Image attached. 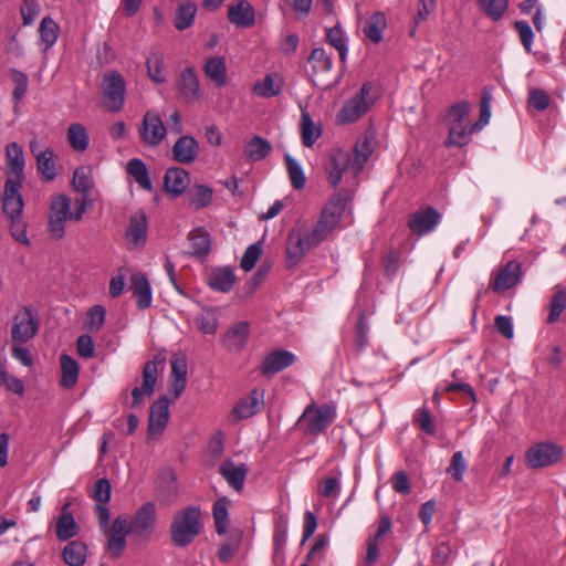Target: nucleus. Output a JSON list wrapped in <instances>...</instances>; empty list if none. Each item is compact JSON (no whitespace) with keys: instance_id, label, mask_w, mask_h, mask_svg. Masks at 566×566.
<instances>
[{"instance_id":"4468645a","label":"nucleus","mask_w":566,"mask_h":566,"mask_svg":"<svg viewBox=\"0 0 566 566\" xmlns=\"http://www.w3.org/2000/svg\"><path fill=\"white\" fill-rule=\"evenodd\" d=\"M177 87L187 104H195L202 97L199 76L193 66H187L179 73Z\"/></svg>"},{"instance_id":"39448f33","label":"nucleus","mask_w":566,"mask_h":566,"mask_svg":"<svg viewBox=\"0 0 566 566\" xmlns=\"http://www.w3.org/2000/svg\"><path fill=\"white\" fill-rule=\"evenodd\" d=\"M126 85L123 75L117 71L106 72L103 76L102 93L104 106L109 112H118L123 108Z\"/></svg>"},{"instance_id":"37998d69","label":"nucleus","mask_w":566,"mask_h":566,"mask_svg":"<svg viewBox=\"0 0 566 566\" xmlns=\"http://www.w3.org/2000/svg\"><path fill=\"white\" fill-rule=\"evenodd\" d=\"M70 146L76 151H84L88 147L90 138L86 128L80 123L71 124L66 133Z\"/></svg>"},{"instance_id":"49530a36","label":"nucleus","mask_w":566,"mask_h":566,"mask_svg":"<svg viewBox=\"0 0 566 566\" xmlns=\"http://www.w3.org/2000/svg\"><path fill=\"white\" fill-rule=\"evenodd\" d=\"M301 133L304 146L312 147L321 136V128L313 122L306 111H302Z\"/></svg>"},{"instance_id":"0eeeda50","label":"nucleus","mask_w":566,"mask_h":566,"mask_svg":"<svg viewBox=\"0 0 566 566\" xmlns=\"http://www.w3.org/2000/svg\"><path fill=\"white\" fill-rule=\"evenodd\" d=\"M71 199L66 195L52 198L49 209V232L53 239L60 240L65 234V223L71 221Z\"/></svg>"},{"instance_id":"7c9ffc66","label":"nucleus","mask_w":566,"mask_h":566,"mask_svg":"<svg viewBox=\"0 0 566 566\" xmlns=\"http://www.w3.org/2000/svg\"><path fill=\"white\" fill-rule=\"evenodd\" d=\"M69 505L64 504L63 512L59 516L55 525V534L59 541L64 542L76 536L80 532V526L75 518L67 510Z\"/></svg>"},{"instance_id":"393cba45","label":"nucleus","mask_w":566,"mask_h":566,"mask_svg":"<svg viewBox=\"0 0 566 566\" xmlns=\"http://www.w3.org/2000/svg\"><path fill=\"white\" fill-rule=\"evenodd\" d=\"M249 333V323L239 322L228 329V332L221 337V342L227 350L238 353L245 346Z\"/></svg>"},{"instance_id":"ddd939ff","label":"nucleus","mask_w":566,"mask_h":566,"mask_svg":"<svg viewBox=\"0 0 566 566\" xmlns=\"http://www.w3.org/2000/svg\"><path fill=\"white\" fill-rule=\"evenodd\" d=\"M523 276L522 265L518 261H509L490 281V287L496 292H505L521 281Z\"/></svg>"},{"instance_id":"72a5a7b5","label":"nucleus","mask_w":566,"mask_h":566,"mask_svg":"<svg viewBox=\"0 0 566 566\" xmlns=\"http://www.w3.org/2000/svg\"><path fill=\"white\" fill-rule=\"evenodd\" d=\"M61 379L60 385L65 389L73 388L78 378L80 366L77 361L66 354L60 356Z\"/></svg>"},{"instance_id":"1a4fd4ad","label":"nucleus","mask_w":566,"mask_h":566,"mask_svg":"<svg viewBox=\"0 0 566 566\" xmlns=\"http://www.w3.org/2000/svg\"><path fill=\"white\" fill-rule=\"evenodd\" d=\"M138 134L146 146L157 147L166 138L167 127L158 113L148 111L143 116Z\"/></svg>"},{"instance_id":"cd10ccee","label":"nucleus","mask_w":566,"mask_h":566,"mask_svg":"<svg viewBox=\"0 0 566 566\" xmlns=\"http://www.w3.org/2000/svg\"><path fill=\"white\" fill-rule=\"evenodd\" d=\"M148 231V220L143 211L135 212L129 220V226L126 230V239L134 247H142L146 242Z\"/></svg>"},{"instance_id":"7ed1b4c3","label":"nucleus","mask_w":566,"mask_h":566,"mask_svg":"<svg viewBox=\"0 0 566 566\" xmlns=\"http://www.w3.org/2000/svg\"><path fill=\"white\" fill-rule=\"evenodd\" d=\"M101 532L106 536V549L113 558L122 556L126 547V537L130 533L127 518L116 517L109 525L111 513L107 507L98 506L95 510Z\"/></svg>"},{"instance_id":"5fc2aeb1","label":"nucleus","mask_w":566,"mask_h":566,"mask_svg":"<svg viewBox=\"0 0 566 566\" xmlns=\"http://www.w3.org/2000/svg\"><path fill=\"white\" fill-rule=\"evenodd\" d=\"M286 168L291 184L294 189H303L306 182V178L301 165L290 155L285 156Z\"/></svg>"},{"instance_id":"b1692460","label":"nucleus","mask_w":566,"mask_h":566,"mask_svg":"<svg viewBox=\"0 0 566 566\" xmlns=\"http://www.w3.org/2000/svg\"><path fill=\"white\" fill-rule=\"evenodd\" d=\"M198 155L199 145L192 136H180L172 146V158L179 164H191Z\"/></svg>"},{"instance_id":"e2e57ef3","label":"nucleus","mask_w":566,"mask_h":566,"mask_svg":"<svg viewBox=\"0 0 566 566\" xmlns=\"http://www.w3.org/2000/svg\"><path fill=\"white\" fill-rule=\"evenodd\" d=\"M490 102H491V95H490V93H488L484 90L482 99L480 103V117L473 124V130L479 132L489 124L490 118H491Z\"/></svg>"},{"instance_id":"774afa93","label":"nucleus","mask_w":566,"mask_h":566,"mask_svg":"<svg viewBox=\"0 0 566 566\" xmlns=\"http://www.w3.org/2000/svg\"><path fill=\"white\" fill-rule=\"evenodd\" d=\"M339 475L340 472H337V475L328 476L322 481L318 492L323 497H333L339 493Z\"/></svg>"},{"instance_id":"0e129e2a","label":"nucleus","mask_w":566,"mask_h":566,"mask_svg":"<svg viewBox=\"0 0 566 566\" xmlns=\"http://www.w3.org/2000/svg\"><path fill=\"white\" fill-rule=\"evenodd\" d=\"M262 249L259 243H254L248 247L241 259V269L244 270L245 272L251 271L254 268L258 260L260 259Z\"/></svg>"},{"instance_id":"6ab92c4d","label":"nucleus","mask_w":566,"mask_h":566,"mask_svg":"<svg viewBox=\"0 0 566 566\" xmlns=\"http://www.w3.org/2000/svg\"><path fill=\"white\" fill-rule=\"evenodd\" d=\"M169 419V400L160 397L150 407L148 436L157 437L163 433Z\"/></svg>"},{"instance_id":"4be33fe9","label":"nucleus","mask_w":566,"mask_h":566,"mask_svg":"<svg viewBox=\"0 0 566 566\" xmlns=\"http://www.w3.org/2000/svg\"><path fill=\"white\" fill-rule=\"evenodd\" d=\"M296 357L293 353L277 349L270 353L263 360L261 371L263 375L272 376L293 365Z\"/></svg>"},{"instance_id":"ea45409f","label":"nucleus","mask_w":566,"mask_h":566,"mask_svg":"<svg viewBox=\"0 0 566 566\" xmlns=\"http://www.w3.org/2000/svg\"><path fill=\"white\" fill-rule=\"evenodd\" d=\"M296 228L303 237L306 247L311 250L318 247L331 234L327 228L319 221L313 228H308L305 224H297Z\"/></svg>"},{"instance_id":"5701e85b","label":"nucleus","mask_w":566,"mask_h":566,"mask_svg":"<svg viewBox=\"0 0 566 566\" xmlns=\"http://www.w3.org/2000/svg\"><path fill=\"white\" fill-rule=\"evenodd\" d=\"M311 249L306 247L296 226L289 232L286 240V264L293 268L298 264Z\"/></svg>"},{"instance_id":"c03bdc74","label":"nucleus","mask_w":566,"mask_h":566,"mask_svg":"<svg viewBox=\"0 0 566 566\" xmlns=\"http://www.w3.org/2000/svg\"><path fill=\"white\" fill-rule=\"evenodd\" d=\"M40 39L44 43V51L51 49L57 41L60 34V27L49 15L44 17L39 27Z\"/></svg>"},{"instance_id":"aec40b11","label":"nucleus","mask_w":566,"mask_h":566,"mask_svg":"<svg viewBox=\"0 0 566 566\" xmlns=\"http://www.w3.org/2000/svg\"><path fill=\"white\" fill-rule=\"evenodd\" d=\"M219 473L227 484L237 493L244 489V482L249 473V468L244 463L222 462L219 467Z\"/></svg>"},{"instance_id":"09e8293b","label":"nucleus","mask_w":566,"mask_h":566,"mask_svg":"<svg viewBox=\"0 0 566 566\" xmlns=\"http://www.w3.org/2000/svg\"><path fill=\"white\" fill-rule=\"evenodd\" d=\"M195 322L203 334H216L219 326L217 310L213 307H205L202 312L196 317Z\"/></svg>"},{"instance_id":"412c9836","label":"nucleus","mask_w":566,"mask_h":566,"mask_svg":"<svg viewBox=\"0 0 566 566\" xmlns=\"http://www.w3.org/2000/svg\"><path fill=\"white\" fill-rule=\"evenodd\" d=\"M228 19L238 28H249L254 24L255 10L247 0H238L228 7Z\"/></svg>"},{"instance_id":"9d476101","label":"nucleus","mask_w":566,"mask_h":566,"mask_svg":"<svg viewBox=\"0 0 566 566\" xmlns=\"http://www.w3.org/2000/svg\"><path fill=\"white\" fill-rule=\"evenodd\" d=\"M165 358L160 355L148 360L143 368V384L140 387H135L132 390L133 407H137L143 403L145 397H150L155 391V385L157 382L158 367L164 368Z\"/></svg>"},{"instance_id":"2eb2a0df","label":"nucleus","mask_w":566,"mask_h":566,"mask_svg":"<svg viewBox=\"0 0 566 566\" xmlns=\"http://www.w3.org/2000/svg\"><path fill=\"white\" fill-rule=\"evenodd\" d=\"M22 182L6 180L2 195L3 212L10 218L11 222L20 219L23 210V199L20 195Z\"/></svg>"},{"instance_id":"864d4df0","label":"nucleus","mask_w":566,"mask_h":566,"mask_svg":"<svg viewBox=\"0 0 566 566\" xmlns=\"http://www.w3.org/2000/svg\"><path fill=\"white\" fill-rule=\"evenodd\" d=\"M482 11L493 21L500 20L509 4V0H478Z\"/></svg>"},{"instance_id":"4c0bfd02","label":"nucleus","mask_w":566,"mask_h":566,"mask_svg":"<svg viewBox=\"0 0 566 566\" xmlns=\"http://www.w3.org/2000/svg\"><path fill=\"white\" fill-rule=\"evenodd\" d=\"M188 239L192 248L191 254L198 258H206L211 250V237L203 228L192 230Z\"/></svg>"},{"instance_id":"a18cd8bd","label":"nucleus","mask_w":566,"mask_h":566,"mask_svg":"<svg viewBox=\"0 0 566 566\" xmlns=\"http://www.w3.org/2000/svg\"><path fill=\"white\" fill-rule=\"evenodd\" d=\"M326 41L338 51L342 63H346L348 52L347 38L338 23L333 28L326 29Z\"/></svg>"},{"instance_id":"bb28decb","label":"nucleus","mask_w":566,"mask_h":566,"mask_svg":"<svg viewBox=\"0 0 566 566\" xmlns=\"http://www.w3.org/2000/svg\"><path fill=\"white\" fill-rule=\"evenodd\" d=\"M190 185L189 172L180 167L169 168L164 177V186L168 193L172 197H178L187 189Z\"/></svg>"},{"instance_id":"6e6d98bb","label":"nucleus","mask_w":566,"mask_h":566,"mask_svg":"<svg viewBox=\"0 0 566 566\" xmlns=\"http://www.w3.org/2000/svg\"><path fill=\"white\" fill-rule=\"evenodd\" d=\"M72 186L81 195H90V189L93 186L91 171L86 167H78L73 172Z\"/></svg>"},{"instance_id":"de8ad7c7","label":"nucleus","mask_w":566,"mask_h":566,"mask_svg":"<svg viewBox=\"0 0 566 566\" xmlns=\"http://www.w3.org/2000/svg\"><path fill=\"white\" fill-rule=\"evenodd\" d=\"M197 13V6L192 1H186L181 3L177 11L175 18V27L177 30L182 31L190 28L195 21V17Z\"/></svg>"},{"instance_id":"603ef678","label":"nucleus","mask_w":566,"mask_h":566,"mask_svg":"<svg viewBox=\"0 0 566 566\" xmlns=\"http://www.w3.org/2000/svg\"><path fill=\"white\" fill-rule=\"evenodd\" d=\"M308 63L314 73H326L332 69V57L323 48L314 49L310 56Z\"/></svg>"},{"instance_id":"c756f323","label":"nucleus","mask_w":566,"mask_h":566,"mask_svg":"<svg viewBox=\"0 0 566 566\" xmlns=\"http://www.w3.org/2000/svg\"><path fill=\"white\" fill-rule=\"evenodd\" d=\"M564 455L563 448L552 441H544L527 449L525 460H559Z\"/></svg>"},{"instance_id":"052dcab7","label":"nucleus","mask_w":566,"mask_h":566,"mask_svg":"<svg viewBox=\"0 0 566 566\" xmlns=\"http://www.w3.org/2000/svg\"><path fill=\"white\" fill-rule=\"evenodd\" d=\"M470 109L471 104L468 103L467 101H462L460 103L452 105L448 112V120L450 126H452L453 124H465L464 122L469 116Z\"/></svg>"},{"instance_id":"c85d7f7f","label":"nucleus","mask_w":566,"mask_h":566,"mask_svg":"<svg viewBox=\"0 0 566 566\" xmlns=\"http://www.w3.org/2000/svg\"><path fill=\"white\" fill-rule=\"evenodd\" d=\"M283 86V77L279 73H270L263 80L254 83L252 93L263 98H271L280 95Z\"/></svg>"},{"instance_id":"bf43d9fd","label":"nucleus","mask_w":566,"mask_h":566,"mask_svg":"<svg viewBox=\"0 0 566 566\" xmlns=\"http://www.w3.org/2000/svg\"><path fill=\"white\" fill-rule=\"evenodd\" d=\"M549 314L547 317L548 323H554L559 319L563 311L566 307V290L557 291L551 300Z\"/></svg>"},{"instance_id":"69168bd1","label":"nucleus","mask_w":566,"mask_h":566,"mask_svg":"<svg viewBox=\"0 0 566 566\" xmlns=\"http://www.w3.org/2000/svg\"><path fill=\"white\" fill-rule=\"evenodd\" d=\"M514 28L518 33L520 40L527 52H531L534 32L527 21L520 20L515 21Z\"/></svg>"},{"instance_id":"a211bd4d","label":"nucleus","mask_w":566,"mask_h":566,"mask_svg":"<svg viewBox=\"0 0 566 566\" xmlns=\"http://www.w3.org/2000/svg\"><path fill=\"white\" fill-rule=\"evenodd\" d=\"M30 150L35 157L38 172L43 181L50 182L56 177L54 151L51 148L38 150V142L31 140Z\"/></svg>"},{"instance_id":"f704fd0d","label":"nucleus","mask_w":566,"mask_h":566,"mask_svg":"<svg viewBox=\"0 0 566 566\" xmlns=\"http://www.w3.org/2000/svg\"><path fill=\"white\" fill-rule=\"evenodd\" d=\"M203 72L217 86L227 83V65L222 56H211L206 60Z\"/></svg>"},{"instance_id":"9b49d317","label":"nucleus","mask_w":566,"mask_h":566,"mask_svg":"<svg viewBox=\"0 0 566 566\" xmlns=\"http://www.w3.org/2000/svg\"><path fill=\"white\" fill-rule=\"evenodd\" d=\"M350 199L352 192L348 189H342L336 192L324 207L318 221L327 228L331 233L339 223Z\"/></svg>"},{"instance_id":"a19ab883","label":"nucleus","mask_w":566,"mask_h":566,"mask_svg":"<svg viewBox=\"0 0 566 566\" xmlns=\"http://www.w3.org/2000/svg\"><path fill=\"white\" fill-rule=\"evenodd\" d=\"M272 150L270 142L263 137L255 136L251 138L244 147V156L250 161H259L264 159Z\"/></svg>"},{"instance_id":"8fccbe9b","label":"nucleus","mask_w":566,"mask_h":566,"mask_svg":"<svg viewBox=\"0 0 566 566\" xmlns=\"http://www.w3.org/2000/svg\"><path fill=\"white\" fill-rule=\"evenodd\" d=\"M127 172L135 179V181L145 190H151V181L148 176V170L143 160L133 158L127 163Z\"/></svg>"},{"instance_id":"f257e3e1","label":"nucleus","mask_w":566,"mask_h":566,"mask_svg":"<svg viewBox=\"0 0 566 566\" xmlns=\"http://www.w3.org/2000/svg\"><path fill=\"white\" fill-rule=\"evenodd\" d=\"M373 150L374 138L367 135L357 140L352 151L340 148L334 149L325 165V171L332 186H338L345 172H350L353 177H357Z\"/></svg>"},{"instance_id":"f8f14e48","label":"nucleus","mask_w":566,"mask_h":566,"mask_svg":"<svg viewBox=\"0 0 566 566\" xmlns=\"http://www.w3.org/2000/svg\"><path fill=\"white\" fill-rule=\"evenodd\" d=\"M38 332V319L29 307L19 311L13 318L11 337L15 344H23L35 336Z\"/></svg>"},{"instance_id":"20e7f679","label":"nucleus","mask_w":566,"mask_h":566,"mask_svg":"<svg viewBox=\"0 0 566 566\" xmlns=\"http://www.w3.org/2000/svg\"><path fill=\"white\" fill-rule=\"evenodd\" d=\"M335 417L333 406L311 403L304 409L296 426L305 436H318L333 423Z\"/></svg>"},{"instance_id":"a878e982","label":"nucleus","mask_w":566,"mask_h":566,"mask_svg":"<svg viewBox=\"0 0 566 566\" xmlns=\"http://www.w3.org/2000/svg\"><path fill=\"white\" fill-rule=\"evenodd\" d=\"M129 290L136 298L138 308L145 310L151 305V289L149 281L144 273L138 272L130 276Z\"/></svg>"},{"instance_id":"58836bf2","label":"nucleus","mask_w":566,"mask_h":566,"mask_svg":"<svg viewBox=\"0 0 566 566\" xmlns=\"http://www.w3.org/2000/svg\"><path fill=\"white\" fill-rule=\"evenodd\" d=\"M387 27V19L382 12L373 13L364 27L365 36L373 43L378 44L382 40V32Z\"/></svg>"},{"instance_id":"dca6fc26","label":"nucleus","mask_w":566,"mask_h":566,"mask_svg":"<svg viewBox=\"0 0 566 566\" xmlns=\"http://www.w3.org/2000/svg\"><path fill=\"white\" fill-rule=\"evenodd\" d=\"M25 160L22 147L15 143H9L6 147V174L7 180L23 182Z\"/></svg>"},{"instance_id":"473e14b6","label":"nucleus","mask_w":566,"mask_h":566,"mask_svg":"<svg viewBox=\"0 0 566 566\" xmlns=\"http://www.w3.org/2000/svg\"><path fill=\"white\" fill-rule=\"evenodd\" d=\"M231 506V500L227 496L217 499L212 506V515L214 520V527L218 535H224L228 531L229 520V507Z\"/></svg>"},{"instance_id":"423d86ee","label":"nucleus","mask_w":566,"mask_h":566,"mask_svg":"<svg viewBox=\"0 0 566 566\" xmlns=\"http://www.w3.org/2000/svg\"><path fill=\"white\" fill-rule=\"evenodd\" d=\"M373 84L365 83L359 92L348 99L338 112L337 119L342 124L354 123L360 118L374 103L370 96Z\"/></svg>"},{"instance_id":"79ce46f5","label":"nucleus","mask_w":566,"mask_h":566,"mask_svg":"<svg viewBox=\"0 0 566 566\" xmlns=\"http://www.w3.org/2000/svg\"><path fill=\"white\" fill-rule=\"evenodd\" d=\"M476 132L478 130H473V124H453L449 128V136L446 140V145L463 147L470 143L472 134Z\"/></svg>"},{"instance_id":"13d9d810","label":"nucleus","mask_w":566,"mask_h":566,"mask_svg":"<svg viewBox=\"0 0 566 566\" xmlns=\"http://www.w3.org/2000/svg\"><path fill=\"white\" fill-rule=\"evenodd\" d=\"M111 483L107 479H99L95 482L92 497L95 500L96 504L94 511L98 507H107L106 504L111 500Z\"/></svg>"},{"instance_id":"680f3d73","label":"nucleus","mask_w":566,"mask_h":566,"mask_svg":"<svg viewBox=\"0 0 566 566\" xmlns=\"http://www.w3.org/2000/svg\"><path fill=\"white\" fill-rule=\"evenodd\" d=\"M105 307L102 305H94L87 313V328L91 332L99 331L105 323Z\"/></svg>"},{"instance_id":"6e6552de","label":"nucleus","mask_w":566,"mask_h":566,"mask_svg":"<svg viewBox=\"0 0 566 566\" xmlns=\"http://www.w3.org/2000/svg\"><path fill=\"white\" fill-rule=\"evenodd\" d=\"M157 521L156 506L153 502L144 503L128 522L130 534L147 541L151 537Z\"/></svg>"},{"instance_id":"c9c22d12","label":"nucleus","mask_w":566,"mask_h":566,"mask_svg":"<svg viewBox=\"0 0 566 566\" xmlns=\"http://www.w3.org/2000/svg\"><path fill=\"white\" fill-rule=\"evenodd\" d=\"M260 396L258 390H252L249 396L240 399L233 408V416L239 420L254 416L261 409Z\"/></svg>"},{"instance_id":"2f4dec72","label":"nucleus","mask_w":566,"mask_h":566,"mask_svg":"<svg viewBox=\"0 0 566 566\" xmlns=\"http://www.w3.org/2000/svg\"><path fill=\"white\" fill-rule=\"evenodd\" d=\"M62 558L69 566H83L87 558V546L82 541H70L62 551Z\"/></svg>"},{"instance_id":"f03ea898","label":"nucleus","mask_w":566,"mask_h":566,"mask_svg":"<svg viewBox=\"0 0 566 566\" xmlns=\"http://www.w3.org/2000/svg\"><path fill=\"white\" fill-rule=\"evenodd\" d=\"M203 531L202 513L199 506L189 505L177 511L169 527L170 542L174 546H189Z\"/></svg>"},{"instance_id":"338daca9","label":"nucleus","mask_w":566,"mask_h":566,"mask_svg":"<svg viewBox=\"0 0 566 566\" xmlns=\"http://www.w3.org/2000/svg\"><path fill=\"white\" fill-rule=\"evenodd\" d=\"M413 421L427 434H434L436 428L427 408L418 409L413 415Z\"/></svg>"},{"instance_id":"3c124183","label":"nucleus","mask_w":566,"mask_h":566,"mask_svg":"<svg viewBox=\"0 0 566 566\" xmlns=\"http://www.w3.org/2000/svg\"><path fill=\"white\" fill-rule=\"evenodd\" d=\"M212 189L205 185H198L189 193V206L195 210L209 206L212 201Z\"/></svg>"},{"instance_id":"f3484780","label":"nucleus","mask_w":566,"mask_h":566,"mask_svg":"<svg viewBox=\"0 0 566 566\" xmlns=\"http://www.w3.org/2000/svg\"><path fill=\"white\" fill-rule=\"evenodd\" d=\"M440 220L441 214L434 208L427 207L410 216L408 227L412 233L422 237L434 230Z\"/></svg>"},{"instance_id":"e433bc0d","label":"nucleus","mask_w":566,"mask_h":566,"mask_svg":"<svg viewBox=\"0 0 566 566\" xmlns=\"http://www.w3.org/2000/svg\"><path fill=\"white\" fill-rule=\"evenodd\" d=\"M235 282V275L229 268L214 269L208 280L209 286L218 292H229Z\"/></svg>"},{"instance_id":"4d7b16f0","label":"nucleus","mask_w":566,"mask_h":566,"mask_svg":"<svg viewBox=\"0 0 566 566\" xmlns=\"http://www.w3.org/2000/svg\"><path fill=\"white\" fill-rule=\"evenodd\" d=\"M148 76L157 84L166 82L164 73V60L158 53H153L146 62Z\"/></svg>"}]
</instances>
